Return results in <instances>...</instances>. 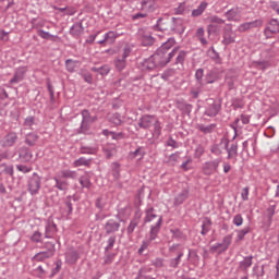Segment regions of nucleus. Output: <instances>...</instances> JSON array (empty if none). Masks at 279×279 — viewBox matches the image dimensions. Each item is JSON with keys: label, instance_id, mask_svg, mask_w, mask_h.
Returning <instances> with one entry per match:
<instances>
[{"label": "nucleus", "instance_id": "nucleus-1", "mask_svg": "<svg viewBox=\"0 0 279 279\" xmlns=\"http://www.w3.org/2000/svg\"><path fill=\"white\" fill-rule=\"evenodd\" d=\"M175 40L169 39L165 44L160 46V48L157 49V51L153 54L159 66H167L171 60L174 59V64H181L184 65V62L186 60V56H189V52L186 50L180 49V47H174Z\"/></svg>", "mask_w": 279, "mask_h": 279}, {"label": "nucleus", "instance_id": "nucleus-2", "mask_svg": "<svg viewBox=\"0 0 279 279\" xmlns=\"http://www.w3.org/2000/svg\"><path fill=\"white\" fill-rule=\"evenodd\" d=\"M144 223H151V221H156L154 225L150 226V241H156L158 234H160V230L162 228V216L156 214V209L148 205L144 210Z\"/></svg>", "mask_w": 279, "mask_h": 279}, {"label": "nucleus", "instance_id": "nucleus-3", "mask_svg": "<svg viewBox=\"0 0 279 279\" xmlns=\"http://www.w3.org/2000/svg\"><path fill=\"white\" fill-rule=\"evenodd\" d=\"M131 54L132 48H130V46H125L122 50V53L114 58L113 65L119 73L125 71L128 68V58H130Z\"/></svg>", "mask_w": 279, "mask_h": 279}, {"label": "nucleus", "instance_id": "nucleus-4", "mask_svg": "<svg viewBox=\"0 0 279 279\" xmlns=\"http://www.w3.org/2000/svg\"><path fill=\"white\" fill-rule=\"evenodd\" d=\"M82 122L81 126L77 130V134H85V132H88L90 130V125L97 121V117L90 116V111L84 109L82 112Z\"/></svg>", "mask_w": 279, "mask_h": 279}, {"label": "nucleus", "instance_id": "nucleus-5", "mask_svg": "<svg viewBox=\"0 0 279 279\" xmlns=\"http://www.w3.org/2000/svg\"><path fill=\"white\" fill-rule=\"evenodd\" d=\"M46 247L48 250L35 254L33 260L36 263H43V260H47V258H51L56 254V244L47 242Z\"/></svg>", "mask_w": 279, "mask_h": 279}, {"label": "nucleus", "instance_id": "nucleus-6", "mask_svg": "<svg viewBox=\"0 0 279 279\" xmlns=\"http://www.w3.org/2000/svg\"><path fill=\"white\" fill-rule=\"evenodd\" d=\"M43 184V179L38 173H33L32 177L28 180V192L31 195H38V192L40 191V185Z\"/></svg>", "mask_w": 279, "mask_h": 279}, {"label": "nucleus", "instance_id": "nucleus-7", "mask_svg": "<svg viewBox=\"0 0 279 279\" xmlns=\"http://www.w3.org/2000/svg\"><path fill=\"white\" fill-rule=\"evenodd\" d=\"M220 111H221V102L213 98L207 99V106L205 109V114L207 117H217Z\"/></svg>", "mask_w": 279, "mask_h": 279}, {"label": "nucleus", "instance_id": "nucleus-8", "mask_svg": "<svg viewBox=\"0 0 279 279\" xmlns=\"http://www.w3.org/2000/svg\"><path fill=\"white\" fill-rule=\"evenodd\" d=\"M219 165H221V159L206 161L203 166V173L205 175H213V173H217V171H219Z\"/></svg>", "mask_w": 279, "mask_h": 279}, {"label": "nucleus", "instance_id": "nucleus-9", "mask_svg": "<svg viewBox=\"0 0 279 279\" xmlns=\"http://www.w3.org/2000/svg\"><path fill=\"white\" fill-rule=\"evenodd\" d=\"M17 141L19 134H16V132L11 131L1 138L0 145L1 147H14Z\"/></svg>", "mask_w": 279, "mask_h": 279}, {"label": "nucleus", "instance_id": "nucleus-10", "mask_svg": "<svg viewBox=\"0 0 279 279\" xmlns=\"http://www.w3.org/2000/svg\"><path fill=\"white\" fill-rule=\"evenodd\" d=\"M157 120L158 118H156V116L144 114L140 118L138 128L142 130H149V128H151V125H154Z\"/></svg>", "mask_w": 279, "mask_h": 279}, {"label": "nucleus", "instance_id": "nucleus-11", "mask_svg": "<svg viewBox=\"0 0 279 279\" xmlns=\"http://www.w3.org/2000/svg\"><path fill=\"white\" fill-rule=\"evenodd\" d=\"M140 10L148 14L158 10V2L156 0H140Z\"/></svg>", "mask_w": 279, "mask_h": 279}, {"label": "nucleus", "instance_id": "nucleus-12", "mask_svg": "<svg viewBox=\"0 0 279 279\" xmlns=\"http://www.w3.org/2000/svg\"><path fill=\"white\" fill-rule=\"evenodd\" d=\"M221 43L225 45V47L232 45V43H236V33H234L232 28H225Z\"/></svg>", "mask_w": 279, "mask_h": 279}, {"label": "nucleus", "instance_id": "nucleus-13", "mask_svg": "<svg viewBox=\"0 0 279 279\" xmlns=\"http://www.w3.org/2000/svg\"><path fill=\"white\" fill-rule=\"evenodd\" d=\"M141 211H136L134 217L131 219L129 226L126 227V234L131 236V234H134V230L138 228V223H141Z\"/></svg>", "mask_w": 279, "mask_h": 279}, {"label": "nucleus", "instance_id": "nucleus-14", "mask_svg": "<svg viewBox=\"0 0 279 279\" xmlns=\"http://www.w3.org/2000/svg\"><path fill=\"white\" fill-rule=\"evenodd\" d=\"M138 36L143 47H151V45H154V37L151 36V33L140 29Z\"/></svg>", "mask_w": 279, "mask_h": 279}, {"label": "nucleus", "instance_id": "nucleus-15", "mask_svg": "<svg viewBox=\"0 0 279 279\" xmlns=\"http://www.w3.org/2000/svg\"><path fill=\"white\" fill-rule=\"evenodd\" d=\"M272 34H279V21L278 20H271L268 24V26L264 31V35L266 38H271Z\"/></svg>", "mask_w": 279, "mask_h": 279}, {"label": "nucleus", "instance_id": "nucleus-16", "mask_svg": "<svg viewBox=\"0 0 279 279\" xmlns=\"http://www.w3.org/2000/svg\"><path fill=\"white\" fill-rule=\"evenodd\" d=\"M227 21H233V23H239L241 21V9L233 8L225 12Z\"/></svg>", "mask_w": 279, "mask_h": 279}, {"label": "nucleus", "instance_id": "nucleus-17", "mask_svg": "<svg viewBox=\"0 0 279 279\" xmlns=\"http://www.w3.org/2000/svg\"><path fill=\"white\" fill-rule=\"evenodd\" d=\"M56 232H58V225L52 219H48L45 228V239H53Z\"/></svg>", "mask_w": 279, "mask_h": 279}, {"label": "nucleus", "instance_id": "nucleus-18", "mask_svg": "<svg viewBox=\"0 0 279 279\" xmlns=\"http://www.w3.org/2000/svg\"><path fill=\"white\" fill-rule=\"evenodd\" d=\"M223 143L225 149L228 151V159L230 160L231 158H236V156H239V144L233 143L230 147H228V145H230V141L225 140Z\"/></svg>", "mask_w": 279, "mask_h": 279}, {"label": "nucleus", "instance_id": "nucleus-19", "mask_svg": "<svg viewBox=\"0 0 279 279\" xmlns=\"http://www.w3.org/2000/svg\"><path fill=\"white\" fill-rule=\"evenodd\" d=\"M191 195V192L189 187L183 189L181 192H179L174 197V206H182L184 204L185 199H189Z\"/></svg>", "mask_w": 279, "mask_h": 279}, {"label": "nucleus", "instance_id": "nucleus-20", "mask_svg": "<svg viewBox=\"0 0 279 279\" xmlns=\"http://www.w3.org/2000/svg\"><path fill=\"white\" fill-rule=\"evenodd\" d=\"M121 228V222H117L114 219H109L105 225L106 234H114L119 232Z\"/></svg>", "mask_w": 279, "mask_h": 279}, {"label": "nucleus", "instance_id": "nucleus-21", "mask_svg": "<svg viewBox=\"0 0 279 279\" xmlns=\"http://www.w3.org/2000/svg\"><path fill=\"white\" fill-rule=\"evenodd\" d=\"M93 179L92 172H85L78 178V182L82 186V189L90 190L93 186V182L90 181Z\"/></svg>", "mask_w": 279, "mask_h": 279}, {"label": "nucleus", "instance_id": "nucleus-22", "mask_svg": "<svg viewBox=\"0 0 279 279\" xmlns=\"http://www.w3.org/2000/svg\"><path fill=\"white\" fill-rule=\"evenodd\" d=\"M171 21V31L174 32V34H182L185 29L183 20L180 17H172Z\"/></svg>", "mask_w": 279, "mask_h": 279}, {"label": "nucleus", "instance_id": "nucleus-23", "mask_svg": "<svg viewBox=\"0 0 279 279\" xmlns=\"http://www.w3.org/2000/svg\"><path fill=\"white\" fill-rule=\"evenodd\" d=\"M84 34V25L82 22L74 23L70 28V35H72L73 38H80Z\"/></svg>", "mask_w": 279, "mask_h": 279}, {"label": "nucleus", "instance_id": "nucleus-24", "mask_svg": "<svg viewBox=\"0 0 279 279\" xmlns=\"http://www.w3.org/2000/svg\"><path fill=\"white\" fill-rule=\"evenodd\" d=\"M262 26H263V22L259 20H256L253 22H246V23L241 24L238 27V32L243 33V32H247V29H252L254 27H262Z\"/></svg>", "mask_w": 279, "mask_h": 279}, {"label": "nucleus", "instance_id": "nucleus-25", "mask_svg": "<svg viewBox=\"0 0 279 279\" xmlns=\"http://www.w3.org/2000/svg\"><path fill=\"white\" fill-rule=\"evenodd\" d=\"M53 180L56 182L54 189H58V191H63V192L69 191V181L64 180L60 175L53 177Z\"/></svg>", "mask_w": 279, "mask_h": 279}, {"label": "nucleus", "instance_id": "nucleus-26", "mask_svg": "<svg viewBox=\"0 0 279 279\" xmlns=\"http://www.w3.org/2000/svg\"><path fill=\"white\" fill-rule=\"evenodd\" d=\"M25 73H27V69L25 68H19L15 70L13 77L10 80V84H19V82H23Z\"/></svg>", "mask_w": 279, "mask_h": 279}, {"label": "nucleus", "instance_id": "nucleus-27", "mask_svg": "<svg viewBox=\"0 0 279 279\" xmlns=\"http://www.w3.org/2000/svg\"><path fill=\"white\" fill-rule=\"evenodd\" d=\"M243 151H246V154H255L256 151V140L248 138L243 142L242 144Z\"/></svg>", "mask_w": 279, "mask_h": 279}, {"label": "nucleus", "instance_id": "nucleus-28", "mask_svg": "<svg viewBox=\"0 0 279 279\" xmlns=\"http://www.w3.org/2000/svg\"><path fill=\"white\" fill-rule=\"evenodd\" d=\"M184 257V251H180L175 257L170 258L168 260V266L170 269H178L180 267V263H182V258Z\"/></svg>", "mask_w": 279, "mask_h": 279}, {"label": "nucleus", "instance_id": "nucleus-29", "mask_svg": "<svg viewBox=\"0 0 279 279\" xmlns=\"http://www.w3.org/2000/svg\"><path fill=\"white\" fill-rule=\"evenodd\" d=\"M19 158L22 160V162H29L32 158H34V155L32 154V150L27 147H22L19 150Z\"/></svg>", "mask_w": 279, "mask_h": 279}, {"label": "nucleus", "instance_id": "nucleus-30", "mask_svg": "<svg viewBox=\"0 0 279 279\" xmlns=\"http://www.w3.org/2000/svg\"><path fill=\"white\" fill-rule=\"evenodd\" d=\"M77 260H80V253H77V251L71 250L65 253V263H68V265H75Z\"/></svg>", "mask_w": 279, "mask_h": 279}, {"label": "nucleus", "instance_id": "nucleus-31", "mask_svg": "<svg viewBox=\"0 0 279 279\" xmlns=\"http://www.w3.org/2000/svg\"><path fill=\"white\" fill-rule=\"evenodd\" d=\"M143 66L146 71H154V69H157V66H160V65L158 64V61L153 54L148 59L144 60Z\"/></svg>", "mask_w": 279, "mask_h": 279}, {"label": "nucleus", "instance_id": "nucleus-32", "mask_svg": "<svg viewBox=\"0 0 279 279\" xmlns=\"http://www.w3.org/2000/svg\"><path fill=\"white\" fill-rule=\"evenodd\" d=\"M216 129H217V123H211L208 125H205V124L197 125V130L203 134H213V132H215Z\"/></svg>", "mask_w": 279, "mask_h": 279}, {"label": "nucleus", "instance_id": "nucleus-33", "mask_svg": "<svg viewBox=\"0 0 279 279\" xmlns=\"http://www.w3.org/2000/svg\"><path fill=\"white\" fill-rule=\"evenodd\" d=\"M60 177L63 180H77V171L69 170V169L61 170L60 171Z\"/></svg>", "mask_w": 279, "mask_h": 279}, {"label": "nucleus", "instance_id": "nucleus-34", "mask_svg": "<svg viewBox=\"0 0 279 279\" xmlns=\"http://www.w3.org/2000/svg\"><path fill=\"white\" fill-rule=\"evenodd\" d=\"M153 125H154V130L151 132L154 141H158L160 138V135L162 134V124L157 119Z\"/></svg>", "mask_w": 279, "mask_h": 279}, {"label": "nucleus", "instance_id": "nucleus-35", "mask_svg": "<svg viewBox=\"0 0 279 279\" xmlns=\"http://www.w3.org/2000/svg\"><path fill=\"white\" fill-rule=\"evenodd\" d=\"M206 8H208V2L203 1L199 3V5L192 11V16L194 19H197V16H202L204 12H206Z\"/></svg>", "mask_w": 279, "mask_h": 279}, {"label": "nucleus", "instance_id": "nucleus-36", "mask_svg": "<svg viewBox=\"0 0 279 279\" xmlns=\"http://www.w3.org/2000/svg\"><path fill=\"white\" fill-rule=\"evenodd\" d=\"M64 209L66 217L73 215V196H68L64 201Z\"/></svg>", "mask_w": 279, "mask_h": 279}, {"label": "nucleus", "instance_id": "nucleus-37", "mask_svg": "<svg viewBox=\"0 0 279 279\" xmlns=\"http://www.w3.org/2000/svg\"><path fill=\"white\" fill-rule=\"evenodd\" d=\"M174 14L184 15L191 12V9L186 7V2H181L177 8L173 10Z\"/></svg>", "mask_w": 279, "mask_h": 279}, {"label": "nucleus", "instance_id": "nucleus-38", "mask_svg": "<svg viewBox=\"0 0 279 279\" xmlns=\"http://www.w3.org/2000/svg\"><path fill=\"white\" fill-rule=\"evenodd\" d=\"M207 56H209V58L211 60H214V62H216L217 64H221V57L219 56V52H217V50H215V47L211 46L208 51H207Z\"/></svg>", "mask_w": 279, "mask_h": 279}, {"label": "nucleus", "instance_id": "nucleus-39", "mask_svg": "<svg viewBox=\"0 0 279 279\" xmlns=\"http://www.w3.org/2000/svg\"><path fill=\"white\" fill-rule=\"evenodd\" d=\"M80 61L68 59L65 61L66 71H69V73H75V70L77 69V66H80Z\"/></svg>", "mask_w": 279, "mask_h": 279}, {"label": "nucleus", "instance_id": "nucleus-40", "mask_svg": "<svg viewBox=\"0 0 279 279\" xmlns=\"http://www.w3.org/2000/svg\"><path fill=\"white\" fill-rule=\"evenodd\" d=\"M99 148L97 146H81V154L88 155V156H95Z\"/></svg>", "mask_w": 279, "mask_h": 279}, {"label": "nucleus", "instance_id": "nucleus-41", "mask_svg": "<svg viewBox=\"0 0 279 279\" xmlns=\"http://www.w3.org/2000/svg\"><path fill=\"white\" fill-rule=\"evenodd\" d=\"M38 134L36 133H28L25 136V143L26 145H29V147H34V145H36V143L38 142Z\"/></svg>", "mask_w": 279, "mask_h": 279}, {"label": "nucleus", "instance_id": "nucleus-42", "mask_svg": "<svg viewBox=\"0 0 279 279\" xmlns=\"http://www.w3.org/2000/svg\"><path fill=\"white\" fill-rule=\"evenodd\" d=\"M178 108L183 112V114H191V112H193V105L184 101L178 102Z\"/></svg>", "mask_w": 279, "mask_h": 279}, {"label": "nucleus", "instance_id": "nucleus-43", "mask_svg": "<svg viewBox=\"0 0 279 279\" xmlns=\"http://www.w3.org/2000/svg\"><path fill=\"white\" fill-rule=\"evenodd\" d=\"M37 34L40 38H44V40H52V43H56V39L59 38L58 35H51L49 32L43 29H39Z\"/></svg>", "mask_w": 279, "mask_h": 279}, {"label": "nucleus", "instance_id": "nucleus-44", "mask_svg": "<svg viewBox=\"0 0 279 279\" xmlns=\"http://www.w3.org/2000/svg\"><path fill=\"white\" fill-rule=\"evenodd\" d=\"M105 40H107L108 45H113L114 40H117V37L119 36V33L114 31H109L105 35Z\"/></svg>", "mask_w": 279, "mask_h": 279}, {"label": "nucleus", "instance_id": "nucleus-45", "mask_svg": "<svg viewBox=\"0 0 279 279\" xmlns=\"http://www.w3.org/2000/svg\"><path fill=\"white\" fill-rule=\"evenodd\" d=\"M163 21L165 20L162 17H159L157 20V23L154 26L155 29H157V32H168L169 31V24H165Z\"/></svg>", "mask_w": 279, "mask_h": 279}, {"label": "nucleus", "instance_id": "nucleus-46", "mask_svg": "<svg viewBox=\"0 0 279 279\" xmlns=\"http://www.w3.org/2000/svg\"><path fill=\"white\" fill-rule=\"evenodd\" d=\"M209 23H211L209 25V29H213V27H215V25H223V23H226V20H223L217 15H211L209 17Z\"/></svg>", "mask_w": 279, "mask_h": 279}, {"label": "nucleus", "instance_id": "nucleus-47", "mask_svg": "<svg viewBox=\"0 0 279 279\" xmlns=\"http://www.w3.org/2000/svg\"><path fill=\"white\" fill-rule=\"evenodd\" d=\"M210 226H213V221L210 219L207 218L203 221L202 231H201V234L203 236H206V234L210 232Z\"/></svg>", "mask_w": 279, "mask_h": 279}, {"label": "nucleus", "instance_id": "nucleus-48", "mask_svg": "<svg viewBox=\"0 0 279 279\" xmlns=\"http://www.w3.org/2000/svg\"><path fill=\"white\" fill-rule=\"evenodd\" d=\"M254 256H246L242 262H240V269L247 270L250 266L253 264Z\"/></svg>", "mask_w": 279, "mask_h": 279}, {"label": "nucleus", "instance_id": "nucleus-49", "mask_svg": "<svg viewBox=\"0 0 279 279\" xmlns=\"http://www.w3.org/2000/svg\"><path fill=\"white\" fill-rule=\"evenodd\" d=\"M196 85L204 86V69H197L195 72Z\"/></svg>", "mask_w": 279, "mask_h": 279}, {"label": "nucleus", "instance_id": "nucleus-50", "mask_svg": "<svg viewBox=\"0 0 279 279\" xmlns=\"http://www.w3.org/2000/svg\"><path fill=\"white\" fill-rule=\"evenodd\" d=\"M232 243V235L228 234L222 240V250L219 251V254H222V252H226Z\"/></svg>", "mask_w": 279, "mask_h": 279}, {"label": "nucleus", "instance_id": "nucleus-51", "mask_svg": "<svg viewBox=\"0 0 279 279\" xmlns=\"http://www.w3.org/2000/svg\"><path fill=\"white\" fill-rule=\"evenodd\" d=\"M205 81L206 84H214V82L217 81V72H215L214 70L208 71L205 75Z\"/></svg>", "mask_w": 279, "mask_h": 279}, {"label": "nucleus", "instance_id": "nucleus-52", "mask_svg": "<svg viewBox=\"0 0 279 279\" xmlns=\"http://www.w3.org/2000/svg\"><path fill=\"white\" fill-rule=\"evenodd\" d=\"M94 73H99L100 75H108L110 73V65H102L100 68H92Z\"/></svg>", "mask_w": 279, "mask_h": 279}, {"label": "nucleus", "instance_id": "nucleus-53", "mask_svg": "<svg viewBox=\"0 0 279 279\" xmlns=\"http://www.w3.org/2000/svg\"><path fill=\"white\" fill-rule=\"evenodd\" d=\"M110 123H113V125H122L123 124V120L121 119V114L116 112L113 114H111V117L109 118Z\"/></svg>", "mask_w": 279, "mask_h": 279}, {"label": "nucleus", "instance_id": "nucleus-54", "mask_svg": "<svg viewBox=\"0 0 279 279\" xmlns=\"http://www.w3.org/2000/svg\"><path fill=\"white\" fill-rule=\"evenodd\" d=\"M88 165H90V160L86 159V157H80L73 162V167H88Z\"/></svg>", "mask_w": 279, "mask_h": 279}, {"label": "nucleus", "instance_id": "nucleus-55", "mask_svg": "<svg viewBox=\"0 0 279 279\" xmlns=\"http://www.w3.org/2000/svg\"><path fill=\"white\" fill-rule=\"evenodd\" d=\"M196 38H198L201 45H208V40L204 38V27L197 28Z\"/></svg>", "mask_w": 279, "mask_h": 279}, {"label": "nucleus", "instance_id": "nucleus-56", "mask_svg": "<svg viewBox=\"0 0 279 279\" xmlns=\"http://www.w3.org/2000/svg\"><path fill=\"white\" fill-rule=\"evenodd\" d=\"M111 174H112L113 180H119V178H121V169H120V166L118 162L113 163Z\"/></svg>", "mask_w": 279, "mask_h": 279}, {"label": "nucleus", "instance_id": "nucleus-57", "mask_svg": "<svg viewBox=\"0 0 279 279\" xmlns=\"http://www.w3.org/2000/svg\"><path fill=\"white\" fill-rule=\"evenodd\" d=\"M267 217H268V226H271V222L274 221V215H276V205H271L267 208Z\"/></svg>", "mask_w": 279, "mask_h": 279}, {"label": "nucleus", "instance_id": "nucleus-58", "mask_svg": "<svg viewBox=\"0 0 279 279\" xmlns=\"http://www.w3.org/2000/svg\"><path fill=\"white\" fill-rule=\"evenodd\" d=\"M151 241H154V240H151V233H149V239L148 240H144L143 242H142V245H141V247L138 248V254H143V252L145 251V250H147V247H149V245H151Z\"/></svg>", "mask_w": 279, "mask_h": 279}, {"label": "nucleus", "instance_id": "nucleus-59", "mask_svg": "<svg viewBox=\"0 0 279 279\" xmlns=\"http://www.w3.org/2000/svg\"><path fill=\"white\" fill-rule=\"evenodd\" d=\"M31 241L33 243H43V233L40 231H35L32 235H31Z\"/></svg>", "mask_w": 279, "mask_h": 279}, {"label": "nucleus", "instance_id": "nucleus-60", "mask_svg": "<svg viewBox=\"0 0 279 279\" xmlns=\"http://www.w3.org/2000/svg\"><path fill=\"white\" fill-rule=\"evenodd\" d=\"M143 156H145V153H143V149L141 147L136 148L134 151L130 153V158H140L143 159Z\"/></svg>", "mask_w": 279, "mask_h": 279}, {"label": "nucleus", "instance_id": "nucleus-61", "mask_svg": "<svg viewBox=\"0 0 279 279\" xmlns=\"http://www.w3.org/2000/svg\"><path fill=\"white\" fill-rule=\"evenodd\" d=\"M151 265L157 269H162V267H165V258L157 257L151 262Z\"/></svg>", "mask_w": 279, "mask_h": 279}, {"label": "nucleus", "instance_id": "nucleus-62", "mask_svg": "<svg viewBox=\"0 0 279 279\" xmlns=\"http://www.w3.org/2000/svg\"><path fill=\"white\" fill-rule=\"evenodd\" d=\"M173 75H175V70L168 69L161 74V77L165 80V82H169V78L173 77Z\"/></svg>", "mask_w": 279, "mask_h": 279}, {"label": "nucleus", "instance_id": "nucleus-63", "mask_svg": "<svg viewBox=\"0 0 279 279\" xmlns=\"http://www.w3.org/2000/svg\"><path fill=\"white\" fill-rule=\"evenodd\" d=\"M210 151L214 154V156H221V154H223V150H221L220 144H214L210 147Z\"/></svg>", "mask_w": 279, "mask_h": 279}, {"label": "nucleus", "instance_id": "nucleus-64", "mask_svg": "<svg viewBox=\"0 0 279 279\" xmlns=\"http://www.w3.org/2000/svg\"><path fill=\"white\" fill-rule=\"evenodd\" d=\"M246 234H250V227H245L242 230H238V240L243 241Z\"/></svg>", "mask_w": 279, "mask_h": 279}]
</instances>
